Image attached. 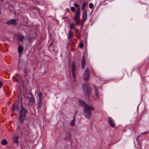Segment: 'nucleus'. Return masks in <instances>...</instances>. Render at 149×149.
I'll return each instance as SVG.
<instances>
[{"mask_svg": "<svg viewBox=\"0 0 149 149\" xmlns=\"http://www.w3.org/2000/svg\"><path fill=\"white\" fill-rule=\"evenodd\" d=\"M19 112V119L21 123L23 124L26 118V115L27 112L25 107L23 106L22 104L20 106Z\"/></svg>", "mask_w": 149, "mask_h": 149, "instance_id": "f257e3e1", "label": "nucleus"}, {"mask_svg": "<svg viewBox=\"0 0 149 149\" xmlns=\"http://www.w3.org/2000/svg\"><path fill=\"white\" fill-rule=\"evenodd\" d=\"M94 109V107L93 106L88 105L86 107H85L83 108V111L85 118H90L91 115V111H93Z\"/></svg>", "mask_w": 149, "mask_h": 149, "instance_id": "f03ea898", "label": "nucleus"}, {"mask_svg": "<svg viewBox=\"0 0 149 149\" xmlns=\"http://www.w3.org/2000/svg\"><path fill=\"white\" fill-rule=\"evenodd\" d=\"M82 89L85 97H89L91 89L89 84L87 83L83 84Z\"/></svg>", "mask_w": 149, "mask_h": 149, "instance_id": "7ed1b4c3", "label": "nucleus"}, {"mask_svg": "<svg viewBox=\"0 0 149 149\" xmlns=\"http://www.w3.org/2000/svg\"><path fill=\"white\" fill-rule=\"evenodd\" d=\"M80 7L78 8L75 14L74 17V20L76 24L78 25L79 22L80 16Z\"/></svg>", "mask_w": 149, "mask_h": 149, "instance_id": "20e7f679", "label": "nucleus"}, {"mask_svg": "<svg viewBox=\"0 0 149 149\" xmlns=\"http://www.w3.org/2000/svg\"><path fill=\"white\" fill-rule=\"evenodd\" d=\"M83 76L85 80L87 81L88 79L89 76V70L88 68H86L85 70Z\"/></svg>", "mask_w": 149, "mask_h": 149, "instance_id": "39448f33", "label": "nucleus"}, {"mask_svg": "<svg viewBox=\"0 0 149 149\" xmlns=\"http://www.w3.org/2000/svg\"><path fill=\"white\" fill-rule=\"evenodd\" d=\"M16 20L15 19H12L7 21L6 24L8 25H15L16 24Z\"/></svg>", "mask_w": 149, "mask_h": 149, "instance_id": "423d86ee", "label": "nucleus"}, {"mask_svg": "<svg viewBox=\"0 0 149 149\" xmlns=\"http://www.w3.org/2000/svg\"><path fill=\"white\" fill-rule=\"evenodd\" d=\"M108 121L111 126L113 127H115V125L114 124L115 121L112 118L109 117L108 118Z\"/></svg>", "mask_w": 149, "mask_h": 149, "instance_id": "0eeeda50", "label": "nucleus"}, {"mask_svg": "<svg viewBox=\"0 0 149 149\" xmlns=\"http://www.w3.org/2000/svg\"><path fill=\"white\" fill-rule=\"evenodd\" d=\"M11 110L12 111H17L19 110V107L17 104L15 103L13 104L11 107Z\"/></svg>", "mask_w": 149, "mask_h": 149, "instance_id": "6e6552de", "label": "nucleus"}, {"mask_svg": "<svg viewBox=\"0 0 149 149\" xmlns=\"http://www.w3.org/2000/svg\"><path fill=\"white\" fill-rule=\"evenodd\" d=\"M86 66V57L83 55L82 56L81 60V66L82 69H84Z\"/></svg>", "mask_w": 149, "mask_h": 149, "instance_id": "1a4fd4ad", "label": "nucleus"}, {"mask_svg": "<svg viewBox=\"0 0 149 149\" xmlns=\"http://www.w3.org/2000/svg\"><path fill=\"white\" fill-rule=\"evenodd\" d=\"M82 17V21L85 22L87 17V12L86 10H84L83 12Z\"/></svg>", "mask_w": 149, "mask_h": 149, "instance_id": "9d476101", "label": "nucleus"}, {"mask_svg": "<svg viewBox=\"0 0 149 149\" xmlns=\"http://www.w3.org/2000/svg\"><path fill=\"white\" fill-rule=\"evenodd\" d=\"M55 47L53 45V42H52L50 44L48 47V48L49 51L50 52H53L55 51Z\"/></svg>", "mask_w": 149, "mask_h": 149, "instance_id": "9b49d317", "label": "nucleus"}, {"mask_svg": "<svg viewBox=\"0 0 149 149\" xmlns=\"http://www.w3.org/2000/svg\"><path fill=\"white\" fill-rule=\"evenodd\" d=\"M79 103L81 106H82L84 107V108L85 107H86V106H88V105L84 101L79 100L78 101Z\"/></svg>", "mask_w": 149, "mask_h": 149, "instance_id": "f8f14e48", "label": "nucleus"}, {"mask_svg": "<svg viewBox=\"0 0 149 149\" xmlns=\"http://www.w3.org/2000/svg\"><path fill=\"white\" fill-rule=\"evenodd\" d=\"M65 137L64 138L65 141H66L68 139H70L71 138V135L70 133H67L65 135Z\"/></svg>", "mask_w": 149, "mask_h": 149, "instance_id": "ddd939ff", "label": "nucleus"}, {"mask_svg": "<svg viewBox=\"0 0 149 149\" xmlns=\"http://www.w3.org/2000/svg\"><path fill=\"white\" fill-rule=\"evenodd\" d=\"M23 62V60L22 59H19L18 60V66L17 68V70L18 71L20 70L21 69L20 68V66H21V65L22 63Z\"/></svg>", "mask_w": 149, "mask_h": 149, "instance_id": "4468645a", "label": "nucleus"}, {"mask_svg": "<svg viewBox=\"0 0 149 149\" xmlns=\"http://www.w3.org/2000/svg\"><path fill=\"white\" fill-rule=\"evenodd\" d=\"M68 38L69 39H70L73 36V33L71 31H69L67 35Z\"/></svg>", "mask_w": 149, "mask_h": 149, "instance_id": "2eb2a0df", "label": "nucleus"}, {"mask_svg": "<svg viewBox=\"0 0 149 149\" xmlns=\"http://www.w3.org/2000/svg\"><path fill=\"white\" fill-rule=\"evenodd\" d=\"M23 50V48L21 46L19 45L18 48V52L20 54H22Z\"/></svg>", "mask_w": 149, "mask_h": 149, "instance_id": "dca6fc26", "label": "nucleus"}, {"mask_svg": "<svg viewBox=\"0 0 149 149\" xmlns=\"http://www.w3.org/2000/svg\"><path fill=\"white\" fill-rule=\"evenodd\" d=\"M75 64L74 61H73L72 63V67H71V70L72 71H75Z\"/></svg>", "mask_w": 149, "mask_h": 149, "instance_id": "f3484780", "label": "nucleus"}, {"mask_svg": "<svg viewBox=\"0 0 149 149\" xmlns=\"http://www.w3.org/2000/svg\"><path fill=\"white\" fill-rule=\"evenodd\" d=\"M27 64H28V62H27L26 63V65H27ZM27 69V67L26 65L25 66V67L23 69V72H24V73H25V75H26L28 73Z\"/></svg>", "mask_w": 149, "mask_h": 149, "instance_id": "a211bd4d", "label": "nucleus"}, {"mask_svg": "<svg viewBox=\"0 0 149 149\" xmlns=\"http://www.w3.org/2000/svg\"><path fill=\"white\" fill-rule=\"evenodd\" d=\"M1 143L2 145H6L7 144V142L6 140L4 139L2 140Z\"/></svg>", "mask_w": 149, "mask_h": 149, "instance_id": "6ab92c4d", "label": "nucleus"}, {"mask_svg": "<svg viewBox=\"0 0 149 149\" xmlns=\"http://www.w3.org/2000/svg\"><path fill=\"white\" fill-rule=\"evenodd\" d=\"M70 27L71 29H75V24L74 23L71 24L70 25Z\"/></svg>", "mask_w": 149, "mask_h": 149, "instance_id": "aec40b11", "label": "nucleus"}, {"mask_svg": "<svg viewBox=\"0 0 149 149\" xmlns=\"http://www.w3.org/2000/svg\"><path fill=\"white\" fill-rule=\"evenodd\" d=\"M88 3V2H84L83 4H82V6H81V9L82 10H84L85 8V6H86L87 4Z\"/></svg>", "mask_w": 149, "mask_h": 149, "instance_id": "412c9836", "label": "nucleus"}, {"mask_svg": "<svg viewBox=\"0 0 149 149\" xmlns=\"http://www.w3.org/2000/svg\"><path fill=\"white\" fill-rule=\"evenodd\" d=\"M75 125V118H74L70 122V125L72 126H74Z\"/></svg>", "mask_w": 149, "mask_h": 149, "instance_id": "4be33fe9", "label": "nucleus"}, {"mask_svg": "<svg viewBox=\"0 0 149 149\" xmlns=\"http://www.w3.org/2000/svg\"><path fill=\"white\" fill-rule=\"evenodd\" d=\"M30 102L33 103L34 102V99L33 97L29 98L28 100Z\"/></svg>", "mask_w": 149, "mask_h": 149, "instance_id": "5701e85b", "label": "nucleus"}, {"mask_svg": "<svg viewBox=\"0 0 149 149\" xmlns=\"http://www.w3.org/2000/svg\"><path fill=\"white\" fill-rule=\"evenodd\" d=\"M95 94L96 96V97L98 98V95L97 93V88L96 87H95Z\"/></svg>", "mask_w": 149, "mask_h": 149, "instance_id": "b1692460", "label": "nucleus"}, {"mask_svg": "<svg viewBox=\"0 0 149 149\" xmlns=\"http://www.w3.org/2000/svg\"><path fill=\"white\" fill-rule=\"evenodd\" d=\"M18 139V137L16 136L14 140L13 141V143H16V144H17L18 143V142L17 141V139Z\"/></svg>", "mask_w": 149, "mask_h": 149, "instance_id": "393cba45", "label": "nucleus"}, {"mask_svg": "<svg viewBox=\"0 0 149 149\" xmlns=\"http://www.w3.org/2000/svg\"><path fill=\"white\" fill-rule=\"evenodd\" d=\"M42 94L41 92H39L38 94V100H42Z\"/></svg>", "mask_w": 149, "mask_h": 149, "instance_id": "a878e982", "label": "nucleus"}, {"mask_svg": "<svg viewBox=\"0 0 149 149\" xmlns=\"http://www.w3.org/2000/svg\"><path fill=\"white\" fill-rule=\"evenodd\" d=\"M123 78V76H122L120 77H118L115 79V81L116 82L117 81H120Z\"/></svg>", "mask_w": 149, "mask_h": 149, "instance_id": "bb28decb", "label": "nucleus"}, {"mask_svg": "<svg viewBox=\"0 0 149 149\" xmlns=\"http://www.w3.org/2000/svg\"><path fill=\"white\" fill-rule=\"evenodd\" d=\"M24 36H19L18 37V39L20 41H22L23 40V38H24Z\"/></svg>", "mask_w": 149, "mask_h": 149, "instance_id": "cd10ccee", "label": "nucleus"}, {"mask_svg": "<svg viewBox=\"0 0 149 149\" xmlns=\"http://www.w3.org/2000/svg\"><path fill=\"white\" fill-rule=\"evenodd\" d=\"M42 100H38V108H39L41 105Z\"/></svg>", "mask_w": 149, "mask_h": 149, "instance_id": "c85d7f7f", "label": "nucleus"}, {"mask_svg": "<svg viewBox=\"0 0 149 149\" xmlns=\"http://www.w3.org/2000/svg\"><path fill=\"white\" fill-rule=\"evenodd\" d=\"M74 72H75V71H72V76L74 78H75V77H76V75H75V74Z\"/></svg>", "mask_w": 149, "mask_h": 149, "instance_id": "c756f323", "label": "nucleus"}, {"mask_svg": "<svg viewBox=\"0 0 149 149\" xmlns=\"http://www.w3.org/2000/svg\"><path fill=\"white\" fill-rule=\"evenodd\" d=\"M79 47L81 48H82L83 46H84V45L82 43V42H80L79 44Z\"/></svg>", "mask_w": 149, "mask_h": 149, "instance_id": "7c9ffc66", "label": "nucleus"}, {"mask_svg": "<svg viewBox=\"0 0 149 149\" xmlns=\"http://www.w3.org/2000/svg\"><path fill=\"white\" fill-rule=\"evenodd\" d=\"M89 6L90 8H92L93 7V4L92 3H90L89 4Z\"/></svg>", "mask_w": 149, "mask_h": 149, "instance_id": "2f4dec72", "label": "nucleus"}, {"mask_svg": "<svg viewBox=\"0 0 149 149\" xmlns=\"http://www.w3.org/2000/svg\"><path fill=\"white\" fill-rule=\"evenodd\" d=\"M71 10L72 12H73L75 10V8L74 7H72L71 8Z\"/></svg>", "mask_w": 149, "mask_h": 149, "instance_id": "473e14b6", "label": "nucleus"}, {"mask_svg": "<svg viewBox=\"0 0 149 149\" xmlns=\"http://www.w3.org/2000/svg\"><path fill=\"white\" fill-rule=\"evenodd\" d=\"M74 6L76 7H79V5L77 3H74Z\"/></svg>", "mask_w": 149, "mask_h": 149, "instance_id": "72a5a7b5", "label": "nucleus"}, {"mask_svg": "<svg viewBox=\"0 0 149 149\" xmlns=\"http://www.w3.org/2000/svg\"><path fill=\"white\" fill-rule=\"evenodd\" d=\"M85 22H84L83 21H82V24L81 26V28H82L83 27V25L84 24Z\"/></svg>", "mask_w": 149, "mask_h": 149, "instance_id": "f704fd0d", "label": "nucleus"}, {"mask_svg": "<svg viewBox=\"0 0 149 149\" xmlns=\"http://www.w3.org/2000/svg\"><path fill=\"white\" fill-rule=\"evenodd\" d=\"M136 141L137 143H138V142H139V137H137L136 139Z\"/></svg>", "mask_w": 149, "mask_h": 149, "instance_id": "c9c22d12", "label": "nucleus"}, {"mask_svg": "<svg viewBox=\"0 0 149 149\" xmlns=\"http://www.w3.org/2000/svg\"><path fill=\"white\" fill-rule=\"evenodd\" d=\"M148 132V131H147L146 132H142V133H141V134L143 135V134H146V133H147Z\"/></svg>", "mask_w": 149, "mask_h": 149, "instance_id": "e433bc0d", "label": "nucleus"}, {"mask_svg": "<svg viewBox=\"0 0 149 149\" xmlns=\"http://www.w3.org/2000/svg\"><path fill=\"white\" fill-rule=\"evenodd\" d=\"M3 84H2L1 81H0V88H1Z\"/></svg>", "mask_w": 149, "mask_h": 149, "instance_id": "4c0bfd02", "label": "nucleus"}, {"mask_svg": "<svg viewBox=\"0 0 149 149\" xmlns=\"http://www.w3.org/2000/svg\"><path fill=\"white\" fill-rule=\"evenodd\" d=\"M18 73H16V75L17 76L18 75Z\"/></svg>", "mask_w": 149, "mask_h": 149, "instance_id": "58836bf2", "label": "nucleus"}, {"mask_svg": "<svg viewBox=\"0 0 149 149\" xmlns=\"http://www.w3.org/2000/svg\"><path fill=\"white\" fill-rule=\"evenodd\" d=\"M32 8L33 9H35V6H34Z\"/></svg>", "mask_w": 149, "mask_h": 149, "instance_id": "ea45409f", "label": "nucleus"}, {"mask_svg": "<svg viewBox=\"0 0 149 149\" xmlns=\"http://www.w3.org/2000/svg\"><path fill=\"white\" fill-rule=\"evenodd\" d=\"M81 25V24L79 22V24H78V25Z\"/></svg>", "mask_w": 149, "mask_h": 149, "instance_id": "a19ab883", "label": "nucleus"}, {"mask_svg": "<svg viewBox=\"0 0 149 149\" xmlns=\"http://www.w3.org/2000/svg\"><path fill=\"white\" fill-rule=\"evenodd\" d=\"M3 91L4 92V93H6V92H5V91H4V89H3Z\"/></svg>", "mask_w": 149, "mask_h": 149, "instance_id": "79ce46f5", "label": "nucleus"}, {"mask_svg": "<svg viewBox=\"0 0 149 149\" xmlns=\"http://www.w3.org/2000/svg\"><path fill=\"white\" fill-rule=\"evenodd\" d=\"M16 81H17L18 82V80L17 79H16Z\"/></svg>", "mask_w": 149, "mask_h": 149, "instance_id": "37998d69", "label": "nucleus"}, {"mask_svg": "<svg viewBox=\"0 0 149 149\" xmlns=\"http://www.w3.org/2000/svg\"><path fill=\"white\" fill-rule=\"evenodd\" d=\"M134 144H135V143L134 141Z\"/></svg>", "mask_w": 149, "mask_h": 149, "instance_id": "c03bdc74", "label": "nucleus"}, {"mask_svg": "<svg viewBox=\"0 0 149 149\" xmlns=\"http://www.w3.org/2000/svg\"><path fill=\"white\" fill-rule=\"evenodd\" d=\"M135 147H136V148H137V146H135Z\"/></svg>", "mask_w": 149, "mask_h": 149, "instance_id": "a18cd8bd", "label": "nucleus"}, {"mask_svg": "<svg viewBox=\"0 0 149 149\" xmlns=\"http://www.w3.org/2000/svg\"><path fill=\"white\" fill-rule=\"evenodd\" d=\"M19 56L20 57V55L19 54Z\"/></svg>", "mask_w": 149, "mask_h": 149, "instance_id": "49530a36", "label": "nucleus"}, {"mask_svg": "<svg viewBox=\"0 0 149 149\" xmlns=\"http://www.w3.org/2000/svg\"><path fill=\"white\" fill-rule=\"evenodd\" d=\"M32 0V1H33V0Z\"/></svg>", "mask_w": 149, "mask_h": 149, "instance_id": "de8ad7c7", "label": "nucleus"}, {"mask_svg": "<svg viewBox=\"0 0 149 149\" xmlns=\"http://www.w3.org/2000/svg\"><path fill=\"white\" fill-rule=\"evenodd\" d=\"M1 0L2 1V0Z\"/></svg>", "mask_w": 149, "mask_h": 149, "instance_id": "09e8293b", "label": "nucleus"}]
</instances>
